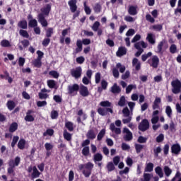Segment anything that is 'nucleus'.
Instances as JSON below:
<instances>
[{"mask_svg": "<svg viewBox=\"0 0 181 181\" xmlns=\"http://www.w3.org/2000/svg\"><path fill=\"white\" fill-rule=\"evenodd\" d=\"M135 149H136V153H141V151H142V149H144V145L136 144Z\"/></svg>", "mask_w": 181, "mask_h": 181, "instance_id": "40", "label": "nucleus"}, {"mask_svg": "<svg viewBox=\"0 0 181 181\" xmlns=\"http://www.w3.org/2000/svg\"><path fill=\"white\" fill-rule=\"evenodd\" d=\"M116 67L119 69L120 73H124V71H125V66H122L121 63L117 64Z\"/></svg>", "mask_w": 181, "mask_h": 181, "instance_id": "53", "label": "nucleus"}, {"mask_svg": "<svg viewBox=\"0 0 181 181\" xmlns=\"http://www.w3.org/2000/svg\"><path fill=\"white\" fill-rule=\"evenodd\" d=\"M139 129L142 131V132L146 131V129H149V122L148 119H144L141 121L139 125Z\"/></svg>", "mask_w": 181, "mask_h": 181, "instance_id": "5", "label": "nucleus"}, {"mask_svg": "<svg viewBox=\"0 0 181 181\" xmlns=\"http://www.w3.org/2000/svg\"><path fill=\"white\" fill-rule=\"evenodd\" d=\"M37 19H38V22L41 23L42 26H43L44 28H46V26H47L48 23H47V21L45 18V14L42 13L38 14Z\"/></svg>", "mask_w": 181, "mask_h": 181, "instance_id": "7", "label": "nucleus"}, {"mask_svg": "<svg viewBox=\"0 0 181 181\" xmlns=\"http://www.w3.org/2000/svg\"><path fill=\"white\" fill-rule=\"evenodd\" d=\"M58 117H59V113L57 112V111L54 110V111L51 112L52 119H56V118H57Z\"/></svg>", "mask_w": 181, "mask_h": 181, "instance_id": "61", "label": "nucleus"}, {"mask_svg": "<svg viewBox=\"0 0 181 181\" xmlns=\"http://www.w3.org/2000/svg\"><path fill=\"white\" fill-rule=\"evenodd\" d=\"M80 89V86H78V84H74L71 86H68V90H69V94H73L76 93V91H78Z\"/></svg>", "mask_w": 181, "mask_h": 181, "instance_id": "14", "label": "nucleus"}, {"mask_svg": "<svg viewBox=\"0 0 181 181\" xmlns=\"http://www.w3.org/2000/svg\"><path fill=\"white\" fill-rule=\"evenodd\" d=\"M49 74L54 77V78H59V76H60L56 71H51L49 72Z\"/></svg>", "mask_w": 181, "mask_h": 181, "instance_id": "55", "label": "nucleus"}, {"mask_svg": "<svg viewBox=\"0 0 181 181\" xmlns=\"http://www.w3.org/2000/svg\"><path fill=\"white\" fill-rule=\"evenodd\" d=\"M146 40L151 43V45H155L156 43V37L152 33H148L146 37Z\"/></svg>", "mask_w": 181, "mask_h": 181, "instance_id": "16", "label": "nucleus"}, {"mask_svg": "<svg viewBox=\"0 0 181 181\" xmlns=\"http://www.w3.org/2000/svg\"><path fill=\"white\" fill-rule=\"evenodd\" d=\"M79 93L82 95V97H88V95H90L88 88L84 86H80Z\"/></svg>", "mask_w": 181, "mask_h": 181, "instance_id": "11", "label": "nucleus"}, {"mask_svg": "<svg viewBox=\"0 0 181 181\" xmlns=\"http://www.w3.org/2000/svg\"><path fill=\"white\" fill-rule=\"evenodd\" d=\"M124 21H126V22L132 23V22H135V18H134L131 16H127L124 17Z\"/></svg>", "mask_w": 181, "mask_h": 181, "instance_id": "62", "label": "nucleus"}, {"mask_svg": "<svg viewBox=\"0 0 181 181\" xmlns=\"http://www.w3.org/2000/svg\"><path fill=\"white\" fill-rule=\"evenodd\" d=\"M153 170V163H148L146 164V167L145 168V172H152Z\"/></svg>", "mask_w": 181, "mask_h": 181, "instance_id": "32", "label": "nucleus"}, {"mask_svg": "<svg viewBox=\"0 0 181 181\" xmlns=\"http://www.w3.org/2000/svg\"><path fill=\"white\" fill-rule=\"evenodd\" d=\"M124 54H127V48L124 47H119V49L117 52V56L121 57V56H124Z\"/></svg>", "mask_w": 181, "mask_h": 181, "instance_id": "18", "label": "nucleus"}, {"mask_svg": "<svg viewBox=\"0 0 181 181\" xmlns=\"http://www.w3.org/2000/svg\"><path fill=\"white\" fill-rule=\"evenodd\" d=\"M163 45H165V41H161L158 47H157V53H162V47H163Z\"/></svg>", "mask_w": 181, "mask_h": 181, "instance_id": "50", "label": "nucleus"}, {"mask_svg": "<svg viewBox=\"0 0 181 181\" xmlns=\"http://www.w3.org/2000/svg\"><path fill=\"white\" fill-rule=\"evenodd\" d=\"M25 121H28V122H33L35 121V117L30 115H26L25 117Z\"/></svg>", "mask_w": 181, "mask_h": 181, "instance_id": "58", "label": "nucleus"}, {"mask_svg": "<svg viewBox=\"0 0 181 181\" xmlns=\"http://www.w3.org/2000/svg\"><path fill=\"white\" fill-rule=\"evenodd\" d=\"M52 35H53V28H49L46 31V37H52Z\"/></svg>", "mask_w": 181, "mask_h": 181, "instance_id": "60", "label": "nucleus"}, {"mask_svg": "<svg viewBox=\"0 0 181 181\" xmlns=\"http://www.w3.org/2000/svg\"><path fill=\"white\" fill-rule=\"evenodd\" d=\"M128 12L129 15H132V16H135L138 13V11H136V7L134 6H130L128 9Z\"/></svg>", "mask_w": 181, "mask_h": 181, "instance_id": "21", "label": "nucleus"}, {"mask_svg": "<svg viewBox=\"0 0 181 181\" xmlns=\"http://www.w3.org/2000/svg\"><path fill=\"white\" fill-rule=\"evenodd\" d=\"M19 163H21V158L16 157L15 160H10L8 161V165L10 168H15V166H19Z\"/></svg>", "mask_w": 181, "mask_h": 181, "instance_id": "12", "label": "nucleus"}, {"mask_svg": "<svg viewBox=\"0 0 181 181\" xmlns=\"http://www.w3.org/2000/svg\"><path fill=\"white\" fill-rule=\"evenodd\" d=\"M33 65L35 67H37L38 69L42 67V59L40 58H37L35 60L33 61Z\"/></svg>", "mask_w": 181, "mask_h": 181, "instance_id": "27", "label": "nucleus"}, {"mask_svg": "<svg viewBox=\"0 0 181 181\" xmlns=\"http://www.w3.org/2000/svg\"><path fill=\"white\" fill-rule=\"evenodd\" d=\"M164 173L167 177H169L170 175H172V169L169 168V166H165L164 167Z\"/></svg>", "mask_w": 181, "mask_h": 181, "instance_id": "33", "label": "nucleus"}, {"mask_svg": "<svg viewBox=\"0 0 181 181\" xmlns=\"http://www.w3.org/2000/svg\"><path fill=\"white\" fill-rule=\"evenodd\" d=\"M93 9L95 13H100V12H101V9H103V7L100 3H96L93 6Z\"/></svg>", "mask_w": 181, "mask_h": 181, "instance_id": "19", "label": "nucleus"}, {"mask_svg": "<svg viewBox=\"0 0 181 181\" xmlns=\"http://www.w3.org/2000/svg\"><path fill=\"white\" fill-rule=\"evenodd\" d=\"M134 47L137 50H144V49H146L148 47V44L144 41H140L134 44Z\"/></svg>", "mask_w": 181, "mask_h": 181, "instance_id": "9", "label": "nucleus"}, {"mask_svg": "<svg viewBox=\"0 0 181 181\" xmlns=\"http://www.w3.org/2000/svg\"><path fill=\"white\" fill-rule=\"evenodd\" d=\"M119 107H124L125 105V96H122L118 102Z\"/></svg>", "mask_w": 181, "mask_h": 181, "instance_id": "54", "label": "nucleus"}, {"mask_svg": "<svg viewBox=\"0 0 181 181\" xmlns=\"http://www.w3.org/2000/svg\"><path fill=\"white\" fill-rule=\"evenodd\" d=\"M180 151H181V148L179 144H173L171 146V152L175 155H179V153H180Z\"/></svg>", "mask_w": 181, "mask_h": 181, "instance_id": "13", "label": "nucleus"}, {"mask_svg": "<svg viewBox=\"0 0 181 181\" xmlns=\"http://www.w3.org/2000/svg\"><path fill=\"white\" fill-rule=\"evenodd\" d=\"M136 89V85H129L127 88H126V93L127 94H129V93H131V91H132V90Z\"/></svg>", "mask_w": 181, "mask_h": 181, "instance_id": "34", "label": "nucleus"}, {"mask_svg": "<svg viewBox=\"0 0 181 181\" xmlns=\"http://www.w3.org/2000/svg\"><path fill=\"white\" fill-rule=\"evenodd\" d=\"M86 136L88 139H95V136H97V134H95L94 130L90 129L87 132Z\"/></svg>", "mask_w": 181, "mask_h": 181, "instance_id": "20", "label": "nucleus"}, {"mask_svg": "<svg viewBox=\"0 0 181 181\" xmlns=\"http://www.w3.org/2000/svg\"><path fill=\"white\" fill-rule=\"evenodd\" d=\"M64 138L66 141H71V134L67 132V130L64 131Z\"/></svg>", "mask_w": 181, "mask_h": 181, "instance_id": "39", "label": "nucleus"}, {"mask_svg": "<svg viewBox=\"0 0 181 181\" xmlns=\"http://www.w3.org/2000/svg\"><path fill=\"white\" fill-rule=\"evenodd\" d=\"M53 134H54V131L52 129H48L45 132L43 133V136H46L47 135H49L50 136H52Z\"/></svg>", "mask_w": 181, "mask_h": 181, "instance_id": "51", "label": "nucleus"}, {"mask_svg": "<svg viewBox=\"0 0 181 181\" xmlns=\"http://www.w3.org/2000/svg\"><path fill=\"white\" fill-rule=\"evenodd\" d=\"M151 28L153 30H156L157 32H160V30L163 29V26L161 24L154 25Z\"/></svg>", "mask_w": 181, "mask_h": 181, "instance_id": "37", "label": "nucleus"}, {"mask_svg": "<svg viewBox=\"0 0 181 181\" xmlns=\"http://www.w3.org/2000/svg\"><path fill=\"white\" fill-rule=\"evenodd\" d=\"M83 174L84 175L85 177H90L91 171L88 170H83Z\"/></svg>", "mask_w": 181, "mask_h": 181, "instance_id": "64", "label": "nucleus"}, {"mask_svg": "<svg viewBox=\"0 0 181 181\" xmlns=\"http://www.w3.org/2000/svg\"><path fill=\"white\" fill-rule=\"evenodd\" d=\"M1 46H2V47H11V42H9V41L8 40H3L1 42Z\"/></svg>", "mask_w": 181, "mask_h": 181, "instance_id": "29", "label": "nucleus"}, {"mask_svg": "<svg viewBox=\"0 0 181 181\" xmlns=\"http://www.w3.org/2000/svg\"><path fill=\"white\" fill-rule=\"evenodd\" d=\"M122 114L123 116L126 118L122 119L123 124H129V122H131L132 120V116H131V112L129 111V109H128L127 107H124L122 110Z\"/></svg>", "mask_w": 181, "mask_h": 181, "instance_id": "1", "label": "nucleus"}, {"mask_svg": "<svg viewBox=\"0 0 181 181\" xmlns=\"http://www.w3.org/2000/svg\"><path fill=\"white\" fill-rule=\"evenodd\" d=\"M111 105H112V103L108 100L102 101L100 103V107H111Z\"/></svg>", "mask_w": 181, "mask_h": 181, "instance_id": "36", "label": "nucleus"}, {"mask_svg": "<svg viewBox=\"0 0 181 181\" xmlns=\"http://www.w3.org/2000/svg\"><path fill=\"white\" fill-rule=\"evenodd\" d=\"M18 26L21 28V29H27L28 22L26 21H21L18 23Z\"/></svg>", "mask_w": 181, "mask_h": 181, "instance_id": "23", "label": "nucleus"}, {"mask_svg": "<svg viewBox=\"0 0 181 181\" xmlns=\"http://www.w3.org/2000/svg\"><path fill=\"white\" fill-rule=\"evenodd\" d=\"M65 127L71 132L72 131H74V124H73V122H66V124H65Z\"/></svg>", "mask_w": 181, "mask_h": 181, "instance_id": "26", "label": "nucleus"}, {"mask_svg": "<svg viewBox=\"0 0 181 181\" xmlns=\"http://www.w3.org/2000/svg\"><path fill=\"white\" fill-rule=\"evenodd\" d=\"M18 141H19V136H14L13 138V141L11 143L12 148L15 147V145H16V144L18 143Z\"/></svg>", "mask_w": 181, "mask_h": 181, "instance_id": "59", "label": "nucleus"}, {"mask_svg": "<svg viewBox=\"0 0 181 181\" xmlns=\"http://www.w3.org/2000/svg\"><path fill=\"white\" fill-rule=\"evenodd\" d=\"M98 28H100V22L96 21L92 25V30L93 32H97V30H98Z\"/></svg>", "mask_w": 181, "mask_h": 181, "instance_id": "48", "label": "nucleus"}, {"mask_svg": "<svg viewBox=\"0 0 181 181\" xmlns=\"http://www.w3.org/2000/svg\"><path fill=\"white\" fill-rule=\"evenodd\" d=\"M16 129H18V124H16V123L11 124V125L10 126V128H9V132H15Z\"/></svg>", "mask_w": 181, "mask_h": 181, "instance_id": "47", "label": "nucleus"}, {"mask_svg": "<svg viewBox=\"0 0 181 181\" xmlns=\"http://www.w3.org/2000/svg\"><path fill=\"white\" fill-rule=\"evenodd\" d=\"M123 134H125V135L123 136L124 141H127V142H129V141H132V132L129 131V129L127 127H124L123 129Z\"/></svg>", "mask_w": 181, "mask_h": 181, "instance_id": "4", "label": "nucleus"}, {"mask_svg": "<svg viewBox=\"0 0 181 181\" xmlns=\"http://www.w3.org/2000/svg\"><path fill=\"white\" fill-rule=\"evenodd\" d=\"M134 35H135V30L132 28L129 29L126 33V36H134Z\"/></svg>", "mask_w": 181, "mask_h": 181, "instance_id": "63", "label": "nucleus"}, {"mask_svg": "<svg viewBox=\"0 0 181 181\" xmlns=\"http://www.w3.org/2000/svg\"><path fill=\"white\" fill-rule=\"evenodd\" d=\"M170 52L174 54V53H176V52H177V47H176V45L173 44L170 47Z\"/></svg>", "mask_w": 181, "mask_h": 181, "instance_id": "57", "label": "nucleus"}, {"mask_svg": "<svg viewBox=\"0 0 181 181\" xmlns=\"http://www.w3.org/2000/svg\"><path fill=\"white\" fill-rule=\"evenodd\" d=\"M106 168H107L108 172H112V170H114L115 169V166H114V163L112 162H109L107 164Z\"/></svg>", "mask_w": 181, "mask_h": 181, "instance_id": "35", "label": "nucleus"}, {"mask_svg": "<svg viewBox=\"0 0 181 181\" xmlns=\"http://www.w3.org/2000/svg\"><path fill=\"white\" fill-rule=\"evenodd\" d=\"M155 172L159 177H163V171H162V168L158 166L155 168Z\"/></svg>", "mask_w": 181, "mask_h": 181, "instance_id": "25", "label": "nucleus"}, {"mask_svg": "<svg viewBox=\"0 0 181 181\" xmlns=\"http://www.w3.org/2000/svg\"><path fill=\"white\" fill-rule=\"evenodd\" d=\"M146 141H148V138L144 137L142 136H139L137 139V142H139V144H146Z\"/></svg>", "mask_w": 181, "mask_h": 181, "instance_id": "46", "label": "nucleus"}, {"mask_svg": "<svg viewBox=\"0 0 181 181\" xmlns=\"http://www.w3.org/2000/svg\"><path fill=\"white\" fill-rule=\"evenodd\" d=\"M7 107H8V110H10V111H12V110H13V108H15V102L12 101V100L8 101Z\"/></svg>", "mask_w": 181, "mask_h": 181, "instance_id": "43", "label": "nucleus"}, {"mask_svg": "<svg viewBox=\"0 0 181 181\" xmlns=\"http://www.w3.org/2000/svg\"><path fill=\"white\" fill-rule=\"evenodd\" d=\"M149 64L153 69H158L159 66V57L158 56H153L151 59V62H149Z\"/></svg>", "mask_w": 181, "mask_h": 181, "instance_id": "10", "label": "nucleus"}, {"mask_svg": "<svg viewBox=\"0 0 181 181\" xmlns=\"http://www.w3.org/2000/svg\"><path fill=\"white\" fill-rule=\"evenodd\" d=\"M33 177H39V176L40 175V173L39 172V170H37V168H36L35 166L33 168Z\"/></svg>", "mask_w": 181, "mask_h": 181, "instance_id": "38", "label": "nucleus"}, {"mask_svg": "<svg viewBox=\"0 0 181 181\" xmlns=\"http://www.w3.org/2000/svg\"><path fill=\"white\" fill-rule=\"evenodd\" d=\"M28 26L30 28H36V26H37V21H36V19L30 20L28 23Z\"/></svg>", "mask_w": 181, "mask_h": 181, "instance_id": "41", "label": "nucleus"}, {"mask_svg": "<svg viewBox=\"0 0 181 181\" xmlns=\"http://www.w3.org/2000/svg\"><path fill=\"white\" fill-rule=\"evenodd\" d=\"M165 112L169 118H172V108L170 107V106L166 107Z\"/></svg>", "mask_w": 181, "mask_h": 181, "instance_id": "56", "label": "nucleus"}, {"mask_svg": "<svg viewBox=\"0 0 181 181\" xmlns=\"http://www.w3.org/2000/svg\"><path fill=\"white\" fill-rule=\"evenodd\" d=\"M82 154L83 156H88V155H90V147H83V148L82 149Z\"/></svg>", "mask_w": 181, "mask_h": 181, "instance_id": "30", "label": "nucleus"}, {"mask_svg": "<svg viewBox=\"0 0 181 181\" xmlns=\"http://www.w3.org/2000/svg\"><path fill=\"white\" fill-rule=\"evenodd\" d=\"M68 4L70 7V11L72 13L77 11V0H70L68 2Z\"/></svg>", "mask_w": 181, "mask_h": 181, "instance_id": "8", "label": "nucleus"}, {"mask_svg": "<svg viewBox=\"0 0 181 181\" xmlns=\"http://www.w3.org/2000/svg\"><path fill=\"white\" fill-rule=\"evenodd\" d=\"M152 174L149 173H144V179H141V181H151V179H152Z\"/></svg>", "mask_w": 181, "mask_h": 181, "instance_id": "31", "label": "nucleus"}, {"mask_svg": "<svg viewBox=\"0 0 181 181\" xmlns=\"http://www.w3.org/2000/svg\"><path fill=\"white\" fill-rule=\"evenodd\" d=\"M93 159L95 162H101V160H103V155L98 153L93 156Z\"/></svg>", "mask_w": 181, "mask_h": 181, "instance_id": "24", "label": "nucleus"}, {"mask_svg": "<svg viewBox=\"0 0 181 181\" xmlns=\"http://www.w3.org/2000/svg\"><path fill=\"white\" fill-rule=\"evenodd\" d=\"M25 144L26 141H25V139H21L18 143V147L19 148V149H24Z\"/></svg>", "mask_w": 181, "mask_h": 181, "instance_id": "28", "label": "nucleus"}, {"mask_svg": "<svg viewBox=\"0 0 181 181\" xmlns=\"http://www.w3.org/2000/svg\"><path fill=\"white\" fill-rule=\"evenodd\" d=\"M98 112L100 115H102V117H105L108 114V112H110V114H112L114 111L112 110V108L106 107V108H102L99 107L98 109Z\"/></svg>", "mask_w": 181, "mask_h": 181, "instance_id": "6", "label": "nucleus"}, {"mask_svg": "<svg viewBox=\"0 0 181 181\" xmlns=\"http://www.w3.org/2000/svg\"><path fill=\"white\" fill-rule=\"evenodd\" d=\"M19 33L23 37H25L26 39L29 38V33H28V31L25 30H20Z\"/></svg>", "mask_w": 181, "mask_h": 181, "instance_id": "45", "label": "nucleus"}, {"mask_svg": "<svg viewBox=\"0 0 181 181\" xmlns=\"http://www.w3.org/2000/svg\"><path fill=\"white\" fill-rule=\"evenodd\" d=\"M173 87L172 92L173 94H179L181 91V82L178 79L174 80L171 82Z\"/></svg>", "mask_w": 181, "mask_h": 181, "instance_id": "2", "label": "nucleus"}, {"mask_svg": "<svg viewBox=\"0 0 181 181\" xmlns=\"http://www.w3.org/2000/svg\"><path fill=\"white\" fill-rule=\"evenodd\" d=\"M83 69H81V66H78L75 69H71V75L74 78H80L81 77V73Z\"/></svg>", "mask_w": 181, "mask_h": 181, "instance_id": "3", "label": "nucleus"}, {"mask_svg": "<svg viewBox=\"0 0 181 181\" xmlns=\"http://www.w3.org/2000/svg\"><path fill=\"white\" fill-rule=\"evenodd\" d=\"M105 135V129H102L98 134V141H101L104 136Z\"/></svg>", "mask_w": 181, "mask_h": 181, "instance_id": "42", "label": "nucleus"}, {"mask_svg": "<svg viewBox=\"0 0 181 181\" xmlns=\"http://www.w3.org/2000/svg\"><path fill=\"white\" fill-rule=\"evenodd\" d=\"M52 9V4H47L45 7L41 8V13H43V15H46V16H49V13H50V11Z\"/></svg>", "mask_w": 181, "mask_h": 181, "instance_id": "15", "label": "nucleus"}, {"mask_svg": "<svg viewBox=\"0 0 181 181\" xmlns=\"http://www.w3.org/2000/svg\"><path fill=\"white\" fill-rule=\"evenodd\" d=\"M111 91L113 94H119L121 93V88H119V86L117 83H115L111 88Z\"/></svg>", "mask_w": 181, "mask_h": 181, "instance_id": "22", "label": "nucleus"}, {"mask_svg": "<svg viewBox=\"0 0 181 181\" xmlns=\"http://www.w3.org/2000/svg\"><path fill=\"white\" fill-rule=\"evenodd\" d=\"M153 152H154V156H156V158H158V156H159V153H160V152H162V148L160 146H158L153 149Z\"/></svg>", "mask_w": 181, "mask_h": 181, "instance_id": "49", "label": "nucleus"}, {"mask_svg": "<svg viewBox=\"0 0 181 181\" xmlns=\"http://www.w3.org/2000/svg\"><path fill=\"white\" fill-rule=\"evenodd\" d=\"M132 64L135 67L136 70L137 71L141 70V62H139L137 58L133 59Z\"/></svg>", "mask_w": 181, "mask_h": 181, "instance_id": "17", "label": "nucleus"}, {"mask_svg": "<svg viewBox=\"0 0 181 181\" xmlns=\"http://www.w3.org/2000/svg\"><path fill=\"white\" fill-rule=\"evenodd\" d=\"M84 166H85L84 170H90V171L93 170V168H94V165H93V163L90 162L84 164Z\"/></svg>", "mask_w": 181, "mask_h": 181, "instance_id": "44", "label": "nucleus"}, {"mask_svg": "<svg viewBox=\"0 0 181 181\" xmlns=\"http://www.w3.org/2000/svg\"><path fill=\"white\" fill-rule=\"evenodd\" d=\"M151 56H152V52H148L147 54H144L141 56V60L143 62H146V59L148 58V57H151Z\"/></svg>", "mask_w": 181, "mask_h": 181, "instance_id": "52", "label": "nucleus"}]
</instances>
